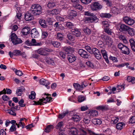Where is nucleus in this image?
Masks as SVG:
<instances>
[{
	"instance_id": "09e8293b",
	"label": "nucleus",
	"mask_w": 135,
	"mask_h": 135,
	"mask_svg": "<svg viewBox=\"0 0 135 135\" xmlns=\"http://www.w3.org/2000/svg\"><path fill=\"white\" fill-rule=\"evenodd\" d=\"M14 55L17 56L21 55V51L19 50H15L13 51Z\"/></svg>"
},
{
	"instance_id": "9d476101",
	"label": "nucleus",
	"mask_w": 135,
	"mask_h": 135,
	"mask_svg": "<svg viewBox=\"0 0 135 135\" xmlns=\"http://www.w3.org/2000/svg\"><path fill=\"white\" fill-rule=\"evenodd\" d=\"M123 20L126 23L129 25H132L134 23V20L133 19L127 16L123 18Z\"/></svg>"
},
{
	"instance_id": "412c9836",
	"label": "nucleus",
	"mask_w": 135,
	"mask_h": 135,
	"mask_svg": "<svg viewBox=\"0 0 135 135\" xmlns=\"http://www.w3.org/2000/svg\"><path fill=\"white\" fill-rule=\"evenodd\" d=\"M110 11L116 15L119 12V9L115 6L111 7Z\"/></svg>"
},
{
	"instance_id": "393cba45",
	"label": "nucleus",
	"mask_w": 135,
	"mask_h": 135,
	"mask_svg": "<svg viewBox=\"0 0 135 135\" xmlns=\"http://www.w3.org/2000/svg\"><path fill=\"white\" fill-rule=\"evenodd\" d=\"M71 119L74 122H77L80 120V118L79 115H74L71 117Z\"/></svg>"
},
{
	"instance_id": "a878e982",
	"label": "nucleus",
	"mask_w": 135,
	"mask_h": 135,
	"mask_svg": "<svg viewBox=\"0 0 135 135\" xmlns=\"http://www.w3.org/2000/svg\"><path fill=\"white\" fill-rule=\"evenodd\" d=\"M126 32H128V33L131 36L134 35V32L133 28H131L129 27L128 30L126 31Z\"/></svg>"
},
{
	"instance_id": "c85d7f7f",
	"label": "nucleus",
	"mask_w": 135,
	"mask_h": 135,
	"mask_svg": "<svg viewBox=\"0 0 135 135\" xmlns=\"http://www.w3.org/2000/svg\"><path fill=\"white\" fill-rule=\"evenodd\" d=\"M54 128V126L51 125H48L45 129V131L47 133H49L51 130Z\"/></svg>"
},
{
	"instance_id": "603ef678",
	"label": "nucleus",
	"mask_w": 135,
	"mask_h": 135,
	"mask_svg": "<svg viewBox=\"0 0 135 135\" xmlns=\"http://www.w3.org/2000/svg\"><path fill=\"white\" fill-rule=\"evenodd\" d=\"M86 64L88 67L91 68H93L94 67V65L91 61H87L86 62Z\"/></svg>"
},
{
	"instance_id": "e433bc0d",
	"label": "nucleus",
	"mask_w": 135,
	"mask_h": 135,
	"mask_svg": "<svg viewBox=\"0 0 135 135\" xmlns=\"http://www.w3.org/2000/svg\"><path fill=\"white\" fill-rule=\"evenodd\" d=\"M49 81L44 78L41 79L40 80V84L44 85L46 84H48L47 83Z\"/></svg>"
},
{
	"instance_id": "5fc2aeb1",
	"label": "nucleus",
	"mask_w": 135,
	"mask_h": 135,
	"mask_svg": "<svg viewBox=\"0 0 135 135\" xmlns=\"http://www.w3.org/2000/svg\"><path fill=\"white\" fill-rule=\"evenodd\" d=\"M98 115V112L96 110L92 111L90 114V115L91 117L96 116Z\"/></svg>"
},
{
	"instance_id": "ddd939ff",
	"label": "nucleus",
	"mask_w": 135,
	"mask_h": 135,
	"mask_svg": "<svg viewBox=\"0 0 135 135\" xmlns=\"http://www.w3.org/2000/svg\"><path fill=\"white\" fill-rule=\"evenodd\" d=\"M33 14H32L31 13L29 12V11L28 12H27L25 14L24 16L25 20L26 21H30L33 18Z\"/></svg>"
},
{
	"instance_id": "4d7b16f0",
	"label": "nucleus",
	"mask_w": 135,
	"mask_h": 135,
	"mask_svg": "<svg viewBox=\"0 0 135 135\" xmlns=\"http://www.w3.org/2000/svg\"><path fill=\"white\" fill-rule=\"evenodd\" d=\"M90 120L88 118V116L87 117H84L83 119V121L86 124H88L90 122Z\"/></svg>"
},
{
	"instance_id": "5701e85b",
	"label": "nucleus",
	"mask_w": 135,
	"mask_h": 135,
	"mask_svg": "<svg viewBox=\"0 0 135 135\" xmlns=\"http://www.w3.org/2000/svg\"><path fill=\"white\" fill-rule=\"evenodd\" d=\"M21 32L23 35H27L30 33V28L28 27H24L22 29Z\"/></svg>"
},
{
	"instance_id": "c756f323",
	"label": "nucleus",
	"mask_w": 135,
	"mask_h": 135,
	"mask_svg": "<svg viewBox=\"0 0 135 135\" xmlns=\"http://www.w3.org/2000/svg\"><path fill=\"white\" fill-rule=\"evenodd\" d=\"M123 122H119L117 123L116 125V127L117 129L120 130L123 128V126L124 125Z\"/></svg>"
},
{
	"instance_id": "774afa93",
	"label": "nucleus",
	"mask_w": 135,
	"mask_h": 135,
	"mask_svg": "<svg viewBox=\"0 0 135 135\" xmlns=\"http://www.w3.org/2000/svg\"><path fill=\"white\" fill-rule=\"evenodd\" d=\"M22 92V90L21 89L19 88V89H17L16 91V93L17 94L18 96H21V95Z\"/></svg>"
},
{
	"instance_id": "8fccbe9b",
	"label": "nucleus",
	"mask_w": 135,
	"mask_h": 135,
	"mask_svg": "<svg viewBox=\"0 0 135 135\" xmlns=\"http://www.w3.org/2000/svg\"><path fill=\"white\" fill-rule=\"evenodd\" d=\"M13 109L7 110L6 111L7 112V113L12 115L16 116V113L13 111Z\"/></svg>"
},
{
	"instance_id": "20e7f679",
	"label": "nucleus",
	"mask_w": 135,
	"mask_h": 135,
	"mask_svg": "<svg viewBox=\"0 0 135 135\" xmlns=\"http://www.w3.org/2000/svg\"><path fill=\"white\" fill-rule=\"evenodd\" d=\"M43 98L42 99H39V101H34V103L33 104V105H43L42 103L46 104L47 102H49L52 101V98L51 97H49L47 98Z\"/></svg>"
},
{
	"instance_id": "72a5a7b5",
	"label": "nucleus",
	"mask_w": 135,
	"mask_h": 135,
	"mask_svg": "<svg viewBox=\"0 0 135 135\" xmlns=\"http://www.w3.org/2000/svg\"><path fill=\"white\" fill-rule=\"evenodd\" d=\"M66 26L68 28L72 29L74 26L73 24L71 22H67L66 23Z\"/></svg>"
},
{
	"instance_id": "2eb2a0df",
	"label": "nucleus",
	"mask_w": 135,
	"mask_h": 135,
	"mask_svg": "<svg viewBox=\"0 0 135 135\" xmlns=\"http://www.w3.org/2000/svg\"><path fill=\"white\" fill-rule=\"evenodd\" d=\"M31 34L32 37L36 38L39 35V33L35 28L32 29L31 31Z\"/></svg>"
},
{
	"instance_id": "4be33fe9",
	"label": "nucleus",
	"mask_w": 135,
	"mask_h": 135,
	"mask_svg": "<svg viewBox=\"0 0 135 135\" xmlns=\"http://www.w3.org/2000/svg\"><path fill=\"white\" fill-rule=\"evenodd\" d=\"M68 59L70 62H72L76 60V57L72 54L68 55Z\"/></svg>"
},
{
	"instance_id": "f3484780",
	"label": "nucleus",
	"mask_w": 135,
	"mask_h": 135,
	"mask_svg": "<svg viewBox=\"0 0 135 135\" xmlns=\"http://www.w3.org/2000/svg\"><path fill=\"white\" fill-rule=\"evenodd\" d=\"M64 51L67 54L72 53L74 51V49L70 46H65L64 47Z\"/></svg>"
},
{
	"instance_id": "0e129e2a",
	"label": "nucleus",
	"mask_w": 135,
	"mask_h": 135,
	"mask_svg": "<svg viewBox=\"0 0 135 135\" xmlns=\"http://www.w3.org/2000/svg\"><path fill=\"white\" fill-rule=\"evenodd\" d=\"M59 55L60 57L63 59H64L65 57V54L62 51L60 52Z\"/></svg>"
},
{
	"instance_id": "f257e3e1",
	"label": "nucleus",
	"mask_w": 135,
	"mask_h": 135,
	"mask_svg": "<svg viewBox=\"0 0 135 135\" xmlns=\"http://www.w3.org/2000/svg\"><path fill=\"white\" fill-rule=\"evenodd\" d=\"M41 7L40 5L35 4H32L31 7L29 12L34 16L38 15L41 13Z\"/></svg>"
},
{
	"instance_id": "ea45409f",
	"label": "nucleus",
	"mask_w": 135,
	"mask_h": 135,
	"mask_svg": "<svg viewBox=\"0 0 135 135\" xmlns=\"http://www.w3.org/2000/svg\"><path fill=\"white\" fill-rule=\"evenodd\" d=\"M104 29V31L109 35H111L112 32L111 30L108 28H105Z\"/></svg>"
},
{
	"instance_id": "864d4df0",
	"label": "nucleus",
	"mask_w": 135,
	"mask_h": 135,
	"mask_svg": "<svg viewBox=\"0 0 135 135\" xmlns=\"http://www.w3.org/2000/svg\"><path fill=\"white\" fill-rule=\"evenodd\" d=\"M63 125V123L62 122H60L58 123L56 126V128L57 129H60Z\"/></svg>"
},
{
	"instance_id": "e2e57ef3",
	"label": "nucleus",
	"mask_w": 135,
	"mask_h": 135,
	"mask_svg": "<svg viewBox=\"0 0 135 135\" xmlns=\"http://www.w3.org/2000/svg\"><path fill=\"white\" fill-rule=\"evenodd\" d=\"M91 0H80L81 2L85 4H87L91 2Z\"/></svg>"
},
{
	"instance_id": "bb28decb",
	"label": "nucleus",
	"mask_w": 135,
	"mask_h": 135,
	"mask_svg": "<svg viewBox=\"0 0 135 135\" xmlns=\"http://www.w3.org/2000/svg\"><path fill=\"white\" fill-rule=\"evenodd\" d=\"M39 22L41 26L45 28L47 27V25H46V22L45 20L40 19Z\"/></svg>"
},
{
	"instance_id": "49530a36",
	"label": "nucleus",
	"mask_w": 135,
	"mask_h": 135,
	"mask_svg": "<svg viewBox=\"0 0 135 135\" xmlns=\"http://www.w3.org/2000/svg\"><path fill=\"white\" fill-rule=\"evenodd\" d=\"M85 99V97L81 95L78 96V101L80 102H81L83 101Z\"/></svg>"
},
{
	"instance_id": "f8f14e48",
	"label": "nucleus",
	"mask_w": 135,
	"mask_h": 135,
	"mask_svg": "<svg viewBox=\"0 0 135 135\" xmlns=\"http://www.w3.org/2000/svg\"><path fill=\"white\" fill-rule=\"evenodd\" d=\"M75 89L76 90H82L83 88L86 87V85L84 84V82L81 83V85L78 83H74L73 84Z\"/></svg>"
},
{
	"instance_id": "cd10ccee",
	"label": "nucleus",
	"mask_w": 135,
	"mask_h": 135,
	"mask_svg": "<svg viewBox=\"0 0 135 135\" xmlns=\"http://www.w3.org/2000/svg\"><path fill=\"white\" fill-rule=\"evenodd\" d=\"M100 16L102 18H109L112 16V15L109 13H102Z\"/></svg>"
},
{
	"instance_id": "f03ea898",
	"label": "nucleus",
	"mask_w": 135,
	"mask_h": 135,
	"mask_svg": "<svg viewBox=\"0 0 135 135\" xmlns=\"http://www.w3.org/2000/svg\"><path fill=\"white\" fill-rule=\"evenodd\" d=\"M84 14L86 16H90L87 18V20L90 22H96L98 21V19L93 13L90 12L89 11H85L84 12Z\"/></svg>"
},
{
	"instance_id": "9b49d317",
	"label": "nucleus",
	"mask_w": 135,
	"mask_h": 135,
	"mask_svg": "<svg viewBox=\"0 0 135 135\" xmlns=\"http://www.w3.org/2000/svg\"><path fill=\"white\" fill-rule=\"evenodd\" d=\"M91 9L93 11L100 9L102 8L101 5L97 2H95L90 6Z\"/></svg>"
},
{
	"instance_id": "c9c22d12",
	"label": "nucleus",
	"mask_w": 135,
	"mask_h": 135,
	"mask_svg": "<svg viewBox=\"0 0 135 135\" xmlns=\"http://www.w3.org/2000/svg\"><path fill=\"white\" fill-rule=\"evenodd\" d=\"M46 62L48 64L54 65L55 64V63L54 60L52 59L48 58L46 60Z\"/></svg>"
},
{
	"instance_id": "39448f33",
	"label": "nucleus",
	"mask_w": 135,
	"mask_h": 135,
	"mask_svg": "<svg viewBox=\"0 0 135 135\" xmlns=\"http://www.w3.org/2000/svg\"><path fill=\"white\" fill-rule=\"evenodd\" d=\"M10 36L11 37V41L14 44L16 45L22 42L20 38H18L15 34L12 33Z\"/></svg>"
},
{
	"instance_id": "a18cd8bd",
	"label": "nucleus",
	"mask_w": 135,
	"mask_h": 135,
	"mask_svg": "<svg viewBox=\"0 0 135 135\" xmlns=\"http://www.w3.org/2000/svg\"><path fill=\"white\" fill-rule=\"evenodd\" d=\"M98 47L101 48H104L105 47L104 44L103 42L102 41H99L97 44Z\"/></svg>"
},
{
	"instance_id": "37998d69",
	"label": "nucleus",
	"mask_w": 135,
	"mask_h": 135,
	"mask_svg": "<svg viewBox=\"0 0 135 135\" xmlns=\"http://www.w3.org/2000/svg\"><path fill=\"white\" fill-rule=\"evenodd\" d=\"M102 24L103 25V28H108L109 26V25L108 24V22L106 21H104L102 22Z\"/></svg>"
},
{
	"instance_id": "f704fd0d",
	"label": "nucleus",
	"mask_w": 135,
	"mask_h": 135,
	"mask_svg": "<svg viewBox=\"0 0 135 135\" xmlns=\"http://www.w3.org/2000/svg\"><path fill=\"white\" fill-rule=\"evenodd\" d=\"M60 11V9H54L51 11L50 13L52 15H56L58 14Z\"/></svg>"
},
{
	"instance_id": "79ce46f5",
	"label": "nucleus",
	"mask_w": 135,
	"mask_h": 135,
	"mask_svg": "<svg viewBox=\"0 0 135 135\" xmlns=\"http://www.w3.org/2000/svg\"><path fill=\"white\" fill-rule=\"evenodd\" d=\"M56 37L60 41L62 40L64 38L62 34L60 33H57Z\"/></svg>"
},
{
	"instance_id": "7c9ffc66",
	"label": "nucleus",
	"mask_w": 135,
	"mask_h": 135,
	"mask_svg": "<svg viewBox=\"0 0 135 135\" xmlns=\"http://www.w3.org/2000/svg\"><path fill=\"white\" fill-rule=\"evenodd\" d=\"M118 38L120 40L122 41L124 43H127V40L124 36L120 35L119 36Z\"/></svg>"
},
{
	"instance_id": "a19ab883",
	"label": "nucleus",
	"mask_w": 135,
	"mask_h": 135,
	"mask_svg": "<svg viewBox=\"0 0 135 135\" xmlns=\"http://www.w3.org/2000/svg\"><path fill=\"white\" fill-rule=\"evenodd\" d=\"M73 7L80 11L83 8L82 6L78 3L73 6Z\"/></svg>"
},
{
	"instance_id": "c03bdc74",
	"label": "nucleus",
	"mask_w": 135,
	"mask_h": 135,
	"mask_svg": "<svg viewBox=\"0 0 135 135\" xmlns=\"http://www.w3.org/2000/svg\"><path fill=\"white\" fill-rule=\"evenodd\" d=\"M55 3L54 2H49L47 4V7L49 8H50L54 7L55 6Z\"/></svg>"
},
{
	"instance_id": "7ed1b4c3",
	"label": "nucleus",
	"mask_w": 135,
	"mask_h": 135,
	"mask_svg": "<svg viewBox=\"0 0 135 135\" xmlns=\"http://www.w3.org/2000/svg\"><path fill=\"white\" fill-rule=\"evenodd\" d=\"M118 48L120 50L122 53L126 55H129L130 53V50L126 46L121 43L118 45Z\"/></svg>"
},
{
	"instance_id": "b1692460",
	"label": "nucleus",
	"mask_w": 135,
	"mask_h": 135,
	"mask_svg": "<svg viewBox=\"0 0 135 135\" xmlns=\"http://www.w3.org/2000/svg\"><path fill=\"white\" fill-rule=\"evenodd\" d=\"M92 123L95 125H100L102 123L101 120L99 119H94L92 120Z\"/></svg>"
},
{
	"instance_id": "3c124183",
	"label": "nucleus",
	"mask_w": 135,
	"mask_h": 135,
	"mask_svg": "<svg viewBox=\"0 0 135 135\" xmlns=\"http://www.w3.org/2000/svg\"><path fill=\"white\" fill-rule=\"evenodd\" d=\"M36 94L35 93L32 91L31 93V94L29 96V98L30 99H33L35 98Z\"/></svg>"
},
{
	"instance_id": "338daca9",
	"label": "nucleus",
	"mask_w": 135,
	"mask_h": 135,
	"mask_svg": "<svg viewBox=\"0 0 135 135\" xmlns=\"http://www.w3.org/2000/svg\"><path fill=\"white\" fill-rule=\"evenodd\" d=\"M80 135H86V132L85 129H80Z\"/></svg>"
},
{
	"instance_id": "4468645a",
	"label": "nucleus",
	"mask_w": 135,
	"mask_h": 135,
	"mask_svg": "<svg viewBox=\"0 0 135 135\" xmlns=\"http://www.w3.org/2000/svg\"><path fill=\"white\" fill-rule=\"evenodd\" d=\"M71 32L77 37H80L81 33L79 29L77 28H74L71 29Z\"/></svg>"
},
{
	"instance_id": "4c0bfd02",
	"label": "nucleus",
	"mask_w": 135,
	"mask_h": 135,
	"mask_svg": "<svg viewBox=\"0 0 135 135\" xmlns=\"http://www.w3.org/2000/svg\"><path fill=\"white\" fill-rule=\"evenodd\" d=\"M92 54H93L94 56L100 53V52L99 50L98 49L95 48L92 49Z\"/></svg>"
},
{
	"instance_id": "1a4fd4ad",
	"label": "nucleus",
	"mask_w": 135,
	"mask_h": 135,
	"mask_svg": "<svg viewBox=\"0 0 135 135\" xmlns=\"http://www.w3.org/2000/svg\"><path fill=\"white\" fill-rule=\"evenodd\" d=\"M78 52L79 55L83 58L87 59L89 57V54L82 49H80L78 51Z\"/></svg>"
},
{
	"instance_id": "de8ad7c7",
	"label": "nucleus",
	"mask_w": 135,
	"mask_h": 135,
	"mask_svg": "<svg viewBox=\"0 0 135 135\" xmlns=\"http://www.w3.org/2000/svg\"><path fill=\"white\" fill-rule=\"evenodd\" d=\"M67 37L68 39L72 41H73L74 40V37L72 35L69 33H68L67 35Z\"/></svg>"
},
{
	"instance_id": "680f3d73",
	"label": "nucleus",
	"mask_w": 135,
	"mask_h": 135,
	"mask_svg": "<svg viewBox=\"0 0 135 135\" xmlns=\"http://www.w3.org/2000/svg\"><path fill=\"white\" fill-rule=\"evenodd\" d=\"M47 32L46 31H42V38H46L48 36Z\"/></svg>"
},
{
	"instance_id": "6e6d98bb",
	"label": "nucleus",
	"mask_w": 135,
	"mask_h": 135,
	"mask_svg": "<svg viewBox=\"0 0 135 135\" xmlns=\"http://www.w3.org/2000/svg\"><path fill=\"white\" fill-rule=\"evenodd\" d=\"M85 49L91 54H92V49H91V48L89 46H86L85 47Z\"/></svg>"
},
{
	"instance_id": "dca6fc26",
	"label": "nucleus",
	"mask_w": 135,
	"mask_h": 135,
	"mask_svg": "<svg viewBox=\"0 0 135 135\" xmlns=\"http://www.w3.org/2000/svg\"><path fill=\"white\" fill-rule=\"evenodd\" d=\"M129 27L127 26L125 24H122L120 25L119 29V31L124 33L126 32Z\"/></svg>"
},
{
	"instance_id": "13d9d810",
	"label": "nucleus",
	"mask_w": 135,
	"mask_h": 135,
	"mask_svg": "<svg viewBox=\"0 0 135 135\" xmlns=\"http://www.w3.org/2000/svg\"><path fill=\"white\" fill-rule=\"evenodd\" d=\"M97 109L99 110H107V108L105 106H100L98 107Z\"/></svg>"
},
{
	"instance_id": "6e6552de",
	"label": "nucleus",
	"mask_w": 135,
	"mask_h": 135,
	"mask_svg": "<svg viewBox=\"0 0 135 135\" xmlns=\"http://www.w3.org/2000/svg\"><path fill=\"white\" fill-rule=\"evenodd\" d=\"M25 43L27 45L29 46H39L41 44L40 43L37 42L34 39H32L31 41L27 40L26 41Z\"/></svg>"
},
{
	"instance_id": "bf43d9fd",
	"label": "nucleus",
	"mask_w": 135,
	"mask_h": 135,
	"mask_svg": "<svg viewBox=\"0 0 135 135\" xmlns=\"http://www.w3.org/2000/svg\"><path fill=\"white\" fill-rule=\"evenodd\" d=\"M16 130V127L15 125H12L10 128L9 132H12L15 131Z\"/></svg>"
},
{
	"instance_id": "0eeeda50",
	"label": "nucleus",
	"mask_w": 135,
	"mask_h": 135,
	"mask_svg": "<svg viewBox=\"0 0 135 135\" xmlns=\"http://www.w3.org/2000/svg\"><path fill=\"white\" fill-rule=\"evenodd\" d=\"M101 37L103 40L106 43V44L110 45L112 43V39L105 34L101 35Z\"/></svg>"
},
{
	"instance_id": "aec40b11",
	"label": "nucleus",
	"mask_w": 135,
	"mask_h": 135,
	"mask_svg": "<svg viewBox=\"0 0 135 135\" xmlns=\"http://www.w3.org/2000/svg\"><path fill=\"white\" fill-rule=\"evenodd\" d=\"M77 15V12L76 11L73 10L70 11V13L69 14V18L71 19L74 17L76 16Z\"/></svg>"
},
{
	"instance_id": "6ab92c4d",
	"label": "nucleus",
	"mask_w": 135,
	"mask_h": 135,
	"mask_svg": "<svg viewBox=\"0 0 135 135\" xmlns=\"http://www.w3.org/2000/svg\"><path fill=\"white\" fill-rule=\"evenodd\" d=\"M69 134L72 135H76L77 134V129L74 127L69 128Z\"/></svg>"
},
{
	"instance_id": "2f4dec72",
	"label": "nucleus",
	"mask_w": 135,
	"mask_h": 135,
	"mask_svg": "<svg viewBox=\"0 0 135 135\" xmlns=\"http://www.w3.org/2000/svg\"><path fill=\"white\" fill-rule=\"evenodd\" d=\"M127 81L131 82L133 84L135 83V78L131 76H128L127 78Z\"/></svg>"
},
{
	"instance_id": "a211bd4d",
	"label": "nucleus",
	"mask_w": 135,
	"mask_h": 135,
	"mask_svg": "<svg viewBox=\"0 0 135 135\" xmlns=\"http://www.w3.org/2000/svg\"><path fill=\"white\" fill-rule=\"evenodd\" d=\"M100 51L103 57L106 62L107 63H108L109 61L108 59L107 54L106 51L105 50L103 49L101 50Z\"/></svg>"
},
{
	"instance_id": "58836bf2",
	"label": "nucleus",
	"mask_w": 135,
	"mask_h": 135,
	"mask_svg": "<svg viewBox=\"0 0 135 135\" xmlns=\"http://www.w3.org/2000/svg\"><path fill=\"white\" fill-rule=\"evenodd\" d=\"M52 44L55 47H59L61 45L60 43L57 41L51 42Z\"/></svg>"
},
{
	"instance_id": "052dcab7",
	"label": "nucleus",
	"mask_w": 135,
	"mask_h": 135,
	"mask_svg": "<svg viewBox=\"0 0 135 135\" xmlns=\"http://www.w3.org/2000/svg\"><path fill=\"white\" fill-rule=\"evenodd\" d=\"M24 103V100L23 99H21L18 102V104L21 107H23L25 106L26 104H23Z\"/></svg>"
},
{
	"instance_id": "69168bd1",
	"label": "nucleus",
	"mask_w": 135,
	"mask_h": 135,
	"mask_svg": "<svg viewBox=\"0 0 135 135\" xmlns=\"http://www.w3.org/2000/svg\"><path fill=\"white\" fill-rule=\"evenodd\" d=\"M118 120L119 119L117 117L114 118L112 120L111 122L112 123L115 124L118 121Z\"/></svg>"
},
{
	"instance_id": "473e14b6",
	"label": "nucleus",
	"mask_w": 135,
	"mask_h": 135,
	"mask_svg": "<svg viewBox=\"0 0 135 135\" xmlns=\"http://www.w3.org/2000/svg\"><path fill=\"white\" fill-rule=\"evenodd\" d=\"M83 30L85 33L87 35H90L91 32L90 29L87 27L84 28Z\"/></svg>"
},
{
	"instance_id": "423d86ee",
	"label": "nucleus",
	"mask_w": 135,
	"mask_h": 135,
	"mask_svg": "<svg viewBox=\"0 0 135 135\" xmlns=\"http://www.w3.org/2000/svg\"><path fill=\"white\" fill-rule=\"evenodd\" d=\"M51 50L47 48H40L38 49L37 51L38 54L42 55H47L48 52H51Z\"/></svg>"
}]
</instances>
